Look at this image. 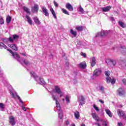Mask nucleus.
I'll use <instances>...</instances> for the list:
<instances>
[{
	"instance_id": "obj_1",
	"label": "nucleus",
	"mask_w": 126,
	"mask_h": 126,
	"mask_svg": "<svg viewBox=\"0 0 126 126\" xmlns=\"http://www.w3.org/2000/svg\"><path fill=\"white\" fill-rule=\"evenodd\" d=\"M51 95L53 100L56 101V107L59 111L58 114L59 115V118L60 120H62V119H63V111L61 110V106H60V103H59V101H58V99L56 95L53 94H51Z\"/></svg>"
},
{
	"instance_id": "obj_2",
	"label": "nucleus",
	"mask_w": 126,
	"mask_h": 126,
	"mask_svg": "<svg viewBox=\"0 0 126 126\" xmlns=\"http://www.w3.org/2000/svg\"><path fill=\"white\" fill-rule=\"evenodd\" d=\"M31 76L32 77H33V78H34L35 80L36 81H40L39 82V84H41V85H46V82L44 81V79L39 77V76H38L36 73H35V72H31Z\"/></svg>"
},
{
	"instance_id": "obj_3",
	"label": "nucleus",
	"mask_w": 126,
	"mask_h": 126,
	"mask_svg": "<svg viewBox=\"0 0 126 126\" xmlns=\"http://www.w3.org/2000/svg\"><path fill=\"white\" fill-rule=\"evenodd\" d=\"M7 50H8L9 53H11L13 58L16 59V60H17L18 62H20V57L16 52L13 53L12 51H11V50H10L9 49H7Z\"/></svg>"
},
{
	"instance_id": "obj_4",
	"label": "nucleus",
	"mask_w": 126,
	"mask_h": 126,
	"mask_svg": "<svg viewBox=\"0 0 126 126\" xmlns=\"http://www.w3.org/2000/svg\"><path fill=\"white\" fill-rule=\"evenodd\" d=\"M108 33H109V32L107 31H101L100 32H98L95 34V37L97 38V37H103L106 36V35H108Z\"/></svg>"
},
{
	"instance_id": "obj_5",
	"label": "nucleus",
	"mask_w": 126,
	"mask_h": 126,
	"mask_svg": "<svg viewBox=\"0 0 126 126\" xmlns=\"http://www.w3.org/2000/svg\"><path fill=\"white\" fill-rule=\"evenodd\" d=\"M55 92L56 93L58 94L59 95H60V98H62L63 97V93L62 91L61 90V89L59 86H56L55 87Z\"/></svg>"
},
{
	"instance_id": "obj_6",
	"label": "nucleus",
	"mask_w": 126,
	"mask_h": 126,
	"mask_svg": "<svg viewBox=\"0 0 126 126\" xmlns=\"http://www.w3.org/2000/svg\"><path fill=\"white\" fill-rule=\"evenodd\" d=\"M10 94L12 96L13 98H15V96H16L18 99L19 100V102H20V103L22 104H23V101H22L19 95H17V93L15 92H10Z\"/></svg>"
},
{
	"instance_id": "obj_7",
	"label": "nucleus",
	"mask_w": 126,
	"mask_h": 126,
	"mask_svg": "<svg viewBox=\"0 0 126 126\" xmlns=\"http://www.w3.org/2000/svg\"><path fill=\"white\" fill-rule=\"evenodd\" d=\"M106 63H107V64L108 65H113V66H115L117 64V62L116 60H114L112 59H108L106 61Z\"/></svg>"
},
{
	"instance_id": "obj_8",
	"label": "nucleus",
	"mask_w": 126,
	"mask_h": 126,
	"mask_svg": "<svg viewBox=\"0 0 126 126\" xmlns=\"http://www.w3.org/2000/svg\"><path fill=\"white\" fill-rule=\"evenodd\" d=\"M107 83H112V84H115L116 83V80L114 78H111L110 76H107L106 78Z\"/></svg>"
},
{
	"instance_id": "obj_9",
	"label": "nucleus",
	"mask_w": 126,
	"mask_h": 126,
	"mask_svg": "<svg viewBox=\"0 0 126 126\" xmlns=\"http://www.w3.org/2000/svg\"><path fill=\"white\" fill-rule=\"evenodd\" d=\"M102 73V70L100 68L96 69L93 74V76H95V77H97V76H99V75Z\"/></svg>"
},
{
	"instance_id": "obj_10",
	"label": "nucleus",
	"mask_w": 126,
	"mask_h": 126,
	"mask_svg": "<svg viewBox=\"0 0 126 126\" xmlns=\"http://www.w3.org/2000/svg\"><path fill=\"white\" fill-rule=\"evenodd\" d=\"M79 103L81 106H83L85 104V98L83 96L81 95L79 96Z\"/></svg>"
},
{
	"instance_id": "obj_11",
	"label": "nucleus",
	"mask_w": 126,
	"mask_h": 126,
	"mask_svg": "<svg viewBox=\"0 0 126 126\" xmlns=\"http://www.w3.org/2000/svg\"><path fill=\"white\" fill-rule=\"evenodd\" d=\"M9 123L11 125V126H15V120L14 117H13V116H11L9 117Z\"/></svg>"
},
{
	"instance_id": "obj_12",
	"label": "nucleus",
	"mask_w": 126,
	"mask_h": 126,
	"mask_svg": "<svg viewBox=\"0 0 126 126\" xmlns=\"http://www.w3.org/2000/svg\"><path fill=\"white\" fill-rule=\"evenodd\" d=\"M65 7L69 10V11H73V7H72V5L70 4L69 3H67L65 4Z\"/></svg>"
},
{
	"instance_id": "obj_13",
	"label": "nucleus",
	"mask_w": 126,
	"mask_h": 126,
	"mask_svg": "<svg viewBox=\"0 0 126 126\" xmlns=\"http://www.w3.org/2000/svg\"><path fill=\"white\" fill-rule=\"evenodd\" d=\"M117 92L119 96H123V95H125V90H124V89L123 88H119Z\"/></svg>"
},
{
	"instance_id": "obj_14",
	"label": "nucleus",
	"mask_w": 126,
	"mask_h": 126,
	"mask_svg": "<svg viewBox=\"0 0 126 126\" xmlns=\"http://www.w3.org/2000/svg\"><path fill=\"white\" fill-rule=\"evenodd\" d=\"M92 116L93 118V119L95 120V121H96V122H99L100 121V118H99L98 117V116H97V114H96V113H92Z\"/></svg>"
},
{
	"instance_id": "obj_15",
	"label": "nucleus",
	"mask_w": 126,
	"mask_h": 126,
	"mask_svg": "<svg viewBox=\"0 0 126 126\" xmlns=\"http://www.w3.org/2000/svg\"><path fill=\"white\" fill-rule=\"evenodd\" d=\"M38 10H39V6L38 5L35 4L32 8V12H37Z\"/></svg>"
},
{
	"instance_id": "obj_16",
	"label": "nucleus",
	"mask_w": 126,
	"mask_h": 126,
	"mask_svg": "<svg viewBox=\"0 0 126 126\" xmlns=\"http://www.w3.org/2000/svg\"><path fill=\"white\" fill-rule=\"evenodd\" d=\"M95 64H96V59H95V57H92L91 60V65L92 67L94 66Z\"/></svg>"
},
{
	"instance_id": "obj_17",
	"label": "nucleus",
	"mask_w": 126,
	"mask_h": 126,
	"mask_svg": "<svg viewBox=\"0 0 126 126\" xmlns=\"http://www.w3.org/2000/svg\"><path fill=\"white\" fill-rule=\"evenodd\" d=\"M79 66L81 68H83V69L86 68V66H87V65H86V62H83L82 63H80L79 64Z\"/></svg>"
},
{
	"instance_id": "obj_18",
	"label": "nucleus",
	"mask_w": 126,
	"mask_h": 126,
	"mask_svg": "<svg viewBox=\"0 0 126 126\" xmlns=\"http://www.w3.org/2000/svg\"><path fill=\"white\" fill-rule=\"evenodd\" d=\"M42 9L43 14H44L45 16H49V12H48V9H47V8H46L45 7H42Z\"/></svg>"
},
{
	"instance_id": "obj_19",
	"label": "nucleus",
	"mask_w": 126,
	"mask_h": 126,
	"mask_svg": "<svg viewBox=\"0 0 126 126\" xmlns=\"http://www.w3.org/2000/svg\"><path fill=\"white\" fill-rule=\"evenodd\" d=\"M26 18H27V19L28 23H29V24H30V25H32V23L33 22L32 21V19H31V18H30V17L29 15H26Z\"/></svg>"
},
{
	"instance_id": "obj_20",
	"label": "nucleus",
	"mask_w": 126,
	"mask_h": 126,
	"mask_svg": "<svg viewBox=\"0 0 126 126\" xmlns=\"http://www.w3.org/2000/svg\"><path fill=\"white\" fill-rule=\"evenodd\" d=\"M23 9L24 10V11H25V12H26V13H27L28 14H31V12H30V9H29V8H28L26 6H23Z\"/></svg>"
},
{
	"instance_id": "obj_21",
	"label": "nucleus",
	"mask_w": 126,
	"mask_h": 126,
	"mask_svg": "<svg viewBox=\"0 0 126 126\" xmlns=\"http://www.w3.org/2000/svg\"><path fill=\"white\" fill-rule=\"evenodd\" d=\"M23 61L24 63H25V64H26V65H30V64H31V63H30V62L29 61H28V60H24L23 59H21V58H20V62H19V63H21V61Z\"/></svg>"
},
{
	"instance_id": "obj_22",
	"label": "nucleus",
	"mask_w": 126,
	"mask_h": 126,
	"mask_svg": "<svg viewBox=\"0 0 126 126\" xmlns=\"http://www.w3.org/2000/svg\"><path fill=\"white\" fill-rule=\"evenodd\" d=\"M8 46L10 48H11L12 49V50H14V51H17V50H18L17 46H16L15 45V44H9L8 45Z\"/></svg>"
},
{
	"instance_id": "obj_23",
	"label": "nucleus",
	"mask_w": 126,
	"mask_h": 126,
	"mask_svg": "<svg viewBox=\"0 0 126 126\" xmlns=\"http://www.w3.org/2000/svg\"><path fill=\"white\" fill-rule=\"evenodd\" d=\"M117 113L118 116L121 117H124V115H125V114L124 113V112H123V110L121 109H118L117 110Z\"/></svg>"
},
{
	"instance_id": "obj_24",
	"label": "nucleus",
	"mask_w": 126,
	"mask_h": 126,
	"mask_svg": "<svg viewBox=\"0 0 126 126\" xmlns=\"http://www.w3.org/2000/svg\"><path fill=\"white\" fill-rule=\"evenodd\" d=\"M75 29L78 31V32H81V31H83V26H77Z\"/></svg>"
},
{
	"instance_id": "obj_25",
	"label": "nucleus",
	"mask_w": 126,
	"mask_h": 126,
	"mask_svg": "<svg viewBox=\"0 0 126 126\" xmlns=\"http://www.w3.org/2000/svg\"><path fill=\"white\" fill-rule=\"evenodd\" d=\"M33 20L35 23L36 24V25H40V24H41V22L39 20V19H38V17H35L33 18Z\"/></svg>"
},
{
	"instance_id": "obj_26",
	"label": "nucleus",
	"mask_w": 126,
	"mask_h": 126,
	"mask_svg": "<svg viewBox=\"0 0 126 126\" xmlns=\"http://www.w3.org/2000/svg\"><path fill=\"white\" fill-rule=\"evenodd\" d=\"M120 63L121 66L126 69V61H120Z\"/></svg>"
},
{
	"instance_id": "obj_27",
	"label": "nucleus",
	"mask_w": 126,
	"mask_h": 126,
	"mask_svg": "<svg viewBox=\"0 0 126 126\" xmlns=\"http://www.w3.org/2000/svg\"><path fill=\"white\" fill-rule=\"evenodd\" d=\"M50 11L51 12V13L53 14L54 18L55 19H57V15H56V12H55V10H54V9H53L52 7L50 8Z\"/></svg>"
},
{
	"instance_id": "obj_28",
	"label": "nucleus",
	"mask_w": 126,
	"mask_h": 126,
	"mask_svg": "<svg viewBox=\"0 0 126 126\" xmlns=\"http://www.w3.org/2000/svg\"><path fill=\"white\" fill-rule=\"evenodd\" d=\"M50 11L51 12V13L53 14L54 18L55 19H57V15H56V12H55V10H54V9H53L52 7L50 8Z\"/></svg>"
},
{
	"instance_id": "obj_29",
	"label": "nucleus",
	"mask_w": 126,
	"mask_h": 126,
	"mask_svg": "<svg viewBox=\"0 0 126 126\" xmlns=\"http://www.w3.org/2000/svg\"><path fill=\"white\" fill-rule=\"evenodd\" d=\"M111 9V7L110 6H106L105 7L102 8V10L104 12L107 11H109Z\"/></svg>"
},
{
	"instance_id": "obj_30",
	"label": "nucleus",
	"mask_w": 126,
	"mask_h": 126,
	"mask_svg": "<svg viewBox=\"0 0 126 126\" xmlns=\"http://www.w3.org/2000/svg\"><path fill=\"white\" fill-rule=\"evenodd\" d=\"M74 116L75 119H76V120H78V119H79V117H80V116L79 115V112H78V111H76L74 113Z\"/></svg>"
},
{
	"instance_id": "obj_31",
	"label": "nucleus",
	"mask_w": 126,
	"mask_h": 126,
	"mask_svg": "<svg viewBox=\"0 0 126 126\" xmlns=\"http://www.w3.org/2000/svg\"><path fill=\"white\" fill-rule=\"evenodd\" d=\"M70 32L72 35H73L74 37H76V35H77V32L76 31H73L72 29H71Z\"/></svg>"
},
{
	"instance_id": "obj_32",
	"label": "nucleus",
	"mask_w": 126,
	"mask_h": 126,
	"mask_svg": "<svg viewBox=\"0 0 126 126\" xmlns=\"http://www.w3.org/2000/svg\"><path fill=\"white\" fill-rule=\"evenodd\" d=\"M105 112H106V114H107L109 117H110V118H112V117H113V116L112 115V113L111 112V111H110V110H109V109H106V110H105Z\"/></svg>"
},
{
	"instance_id": "obj_33",
	"label": "nucleus",
	"mask_w": 126,
	"mask_h": 126,
	"mask_svg": "<svg viewBox=\"0 0 126 126\" xmlns=\"http://www.w3.org/2000/svg\"><path fill=\"white\" fill-rule=\"evenodd\" d=\"M119 25L121 27H122L123 28H126V24H125V23L122 22L121 21H120L119 22Z\"/></svg>"
},
{
	"instance_id": "obj_34",
	"label": "nucleus",
	"mask_w": 126,
	"mask_h": 126,
	"mask_svg": "<svg viewBox=\"0 0 126 126\" xmlns=\"http://www.w3.org/2000/svg\"><path fill=\"white\" fill-rule=\"evenodd\" d=\"M99 88L102 93H105V88H104L103 86H99Z\"/></svg>"
},
{
	"instance_id": "obj_35",
	"label": "nucleus",
	"mask_w": 126,
	"mask_h": 126,
	"mask_svg": "<svg viewBox=\"0 0 126 126\" xmlns=\"http://www.w3.org/2000/svg\"><path fill=\"white\" fill-rule=\"evenodd\" d=\"M7 23H10V21H11V17L9 16H7L6 19Z\"/></svg>"
},
{
	"instance_id": "obj_36",
	"label": "nucleus",
	"mask_w": 126,
	"mask_h": 126,
	"mask_svg": "<svg viewBox=\"0 0 126 126\" xmlns=\"http://www.w3.org/2000/svg\"><path fill=\"white\" fill-rule=\"evenodd\" d=\"M62 10L63 12V13H64L65 14H66L67 15H69V13L68 11H67L66 10L64 9V8H62Z\"/></svg>"
},
{
	"instance_id": "obj_37",
	"label": "nucleus",
	"mask_w": 126,
	"mask_h": 126,
	"mask_svg": "<svg viewBox=\"0 0 126 126\" xmlns=\"http://www.w3.org/2000/svg\"><path fill=\"white\" fill-rule=\"evenodd\" d=\"M78 8L80 12H81V13H84V9H83V8H82L81 6L80 5Z\"/></svg>"
},
{
	"instance_id": "obj_38",
	"label": "nucleus",
	"mask_w": 126,
	"mask_h": 126,
	"mask_svg": "<svg viewBox=\"0 0 126 126\" xmlns=\"http://www.w3.org/2000/svg\"><path fill=\"white\" fill-rule=\"evenodd\" d=\"M101 122H102V126H108V122L103 121L102 120H100Z\"/></svg>"
},
{
	"instance_id": "obj_39",
	"label": "nucleus",
	"mask_w": 126,
	"mask_h": 126,
	"mask_svg": "<svg viewBox=\"0 0 126 126\" xmlns=\"http://www.w3.org/2000/svg\"><path fill=\"white\" fill-rule=\"evenodd\" d=\"M0 47H2V48H4V49H7V46L2 42L0 43Z\"/></svg>"
},
{
	"instance_id": "obj_40",
	"label": "nucleus",
	"mask_w": 126,
	"mask_h": 126,
	"mask_svg": "<svg viewBox=\"0 0 126 126\" xmlns=\"http://www.w3.org/2000/svg\"><path fill=\"white\" fill-rule=\"evenodd\" d=\"M12 37H13V39L14 40H17V39H18V38H19V36H18L16 34L13 35Z\"/></svg>"
},
{
	"instance_id": "obj_41",
	"label": "nucleus",
	"mask_w": 126,
	"mask_h": 126,
	"mask_svg": "<svg viewBox=\"0 0 126 126\" xmlns=\"http://www.w3.org/2000/svg\"><path fill=\"white\" fill-rule=\"evenodd\" d=\"M65 99L66 100V103H69V96L68 95H66L65 97Z\"/></svg>"
},
{
	"instance_id": "obj_42",
	"label": "nucleus",
	"mask_w": 126,
	"mask_h": 126,
	"mask_svg": "<svg viewBox=\"0 0 126 126\" xmlns=\"http://www.w3.org/2000/svg\"><path fill=\"white\" fill-rule=\"evenodd\" d=\"M104 74L105 75H106V76H110V71H106L104 72Z\"/></svg>"
},
{
	"instance_id": "obj_43",
	"label": "nucleus",
	"mask_w": 126,
	"mask_h": 126,
	"mask_svg": "<svg viewBox=\"0 0 126 126\" xmlns=\"http://www.w3.org/2000/svg\"><path fill=\"white\" fill-rule=\"evenodd\" d=\"M8 40L9 42H10V43H13V42L14 41V39H13V38L11 37L8 38Z\"/></svg>"
},
{
	"instance_id": "obj_44",
	"label": "nucleus",
	"mask_w": 126,
	"mask_h": 126,
	"mask_svg": "<svg viewBox=\"0 0 126 126\" xmlns=\"http://www.w3.org/2000/svg\"><path fill=\"white\" fill-rule=\"evenodd\" d=\"M4 23V21L3 20V19L2 17H0V24H3Z\"/></svg>"
},
{
	"instance_id": "obj_45",
	"label": "nucleus",
	"mask_w": 126,
	"mask_h": 126,
	"mask_svg": "<svg viewBox=\"0 0 126 126\" xmlns=\"http://www.w3.org/2000/svg\"><path fill=\"white\" fill-rule=\"evenodd\" d=\"M94 108L95 109V110L97 111V112H99V108H98V107L96 106L95 105H94Z\"/></svg>"
},
{
	"instance_id": "obj_46",
	"label": "nucleus",
	"mask_w": 126,
	"mask_h": 126,
	"mask_svg": "<svg viewBox=\"0 0 126 126\" xmlns=\"http://www.w3.org/2000/svg\"><path fill=\"white\" fill-rule=\"evenodd\" d=\"M54 4L56 7H59V4L56 1H54Z\"/></svg>"
},
{
	"instance_id": "obj_47",
	"label": "nucleus",
	"mask_w": 126,
	"mask_h": 126,
	"mask_svg": "<svg viewBox=\"0 0 126 126\" xmlns=\"http://www.w3.org/2000/svg\"><path fill=\"white\" fill-rule=\"evenodd\" d=\"M122 53H124L125 54H126V48L124 47V48L122 50Z\"/></svg>"
},
{
	"instance_id": "obj_48",
	"label": "nucleus",
	"mask_w": 126,
	"mask_h": 126,
	"mask_svg": "<svg viewBox=\"0 0 126 126\" xmlns=\"http://www.w3.org/2000/svg\"><path fill=\"white\" fill-rule=\"evenodd\" d=\"M0 108L1 109H4V105L3 104V103H0Z\"/></svg>"
},
{
	"instance_id": "obj_49",
	"label": "nucleus",
	"mask_w": 126,
	"mask_h": 126,
	"mask_svg": "<svg viewBox=\"0 0 126 126\" xmlns=\"http://www.w3.org/2000/svg\"><path fill=\"white\" fill-rule=\"evenodd\" d=\"M3 42H4V43H7L8 42V38L3 39Z\"/></svg>"
},
{
	"instance_id": "obj_50",
	"label": "nucleus",
	"mask_w": 126,
	"mask_h": 126,
	"mask_svg": "<svg viewBox=\"0 0 126 126\" xmlns=\"http://www.w3.org/2000/svg\"><path fill=\"white\" fill-rule=\"evenodd\" d=\"M122 82L124 85H126V79H123L122 80Z\"/></svg>"
},
{
	"instance_id": "obj_51",
	"label": "nucleus",
	"mask_w": 126,
	"mask_h": 126,
	"mask_svg": "<svg viewBox=\"0 0 126 126\" xmlns=\"http://www.w3.org/2000/svg\"><path fill=\"white\" fill-rule=\"evenodd\" d=\"M81 56H82V57H84V58H86V54L83 52H82Z\"/></svg>"
},
{
	"instance_id": "obj_52",
	"label": "nucleus",
	"mask_w": 126,
	"mask_h": 126,
	"mask_svg": "<svg viewBox=\"0 0 126 126\" xmlns=\"http://www.w3.org/2000/svg\"><path fill=\"white\" fill-rule=\"evenodd\" d=\"M110 19L111 21H115V19L113 17H110Z\"/></svg>"
},
{
	"instance_id": "obj_53",
	"label": "nucleus",
	"mask_w": 126,
	"mask_h": 126,
	"mask_svg": "<svg viewBox=\"0 0 126 126\" xmlns=\"http://www.w3.org/2000/svg\"><path fill=\"white\" fill-rule=\"evenodd\" d=\"M99 102H100L101 104H104V101L102 100V99H99Z\"/></svg>"
},
{
	"instance_id": "obj_54",
	"label": "nucleus",
	"mask_w": 126,
	"mask_h": 126,
	"mask_svg": "<svg viewBox=\"0 0 126 126\" xmlns=\"http://www.w3.org/2000/svg\"><path fill=\"white\" fill-rule=\"evenodd\" d=\"M65 66H67V67H68V66H69L68 62H66L65 63Z\"/></svg>"
},
{
	"instance_id": "obj_55",
	"label": "nucleus",
	"mask_w": 126,
	"mask_h": 126,
	"mask_svg": "<svg viewBox=\"0 0 126 126\" xmlns=\"http://www.w3.org/2000/svg\"><path fill=\"white\" fill-rule=\"evenodd\" d=\"M69 125V121H66V126H68Z\"/></svg>"
},
{
	"instance_id": "obj_56",
	"label": "nucleus",
	"mask_w": 126,
	"mask_h": 126,
	"mask_svg": "<svg viewBox=\"0 0 126 126\" xmlns=\"http://www.w3.org/2000/svg\"><path fill=\"white\" fill-rule=\"evenodd\" d=\"M22 107L23 110L24 111H26V108H25V107H24V106H22Z\"/></svg>"
},
{
	"instance_id": "obj_57",
	"label": "nucleus",
	"mask_w": 126,
	"mask_h": 126,
	"mask_svg": "<svg viewBox=\"0 0 126 126\" xmlns=\"http://www.w3.org/2000/svg\"><path fill=\"white\" fill-rule=\"evenodd\" d=\"M122 118H123L124 120H126V115H123V116L122 117Z\"/></svg>"
},
{
	"instance_id": "obj_58",
	"label": "nucleus",
	"mask_w": 126,
	"mask_h": 126,
	"mask_svg": "<svg viewBox=\"0 0 126 126\" xmlns=\"http://www.w3.org/2000/svg\"><path fill=\"white\" fill-rule=\"evenodd\" d=\"M118 125L119 126H123V123H118Z\"/></svg>"
},
{
	"instance_id": "obj_59",
	"label": "nucleus",
	"mask_w": 126,
	"mask_h": 126,
	"mask_svg": "<svg viewBox=\"0 0 126 126\" xmlns=\"http://www.w3.org/2000/svg\"><path fill=\"white\" fill-rule=\"evenodd\" d=\"M94 125H95V126H99L100 125V124L95 123L94 124Z\"/></svg>"
},
{
	"instance_id": "obj_60",
	"label": "nucleus",
	"mask_w": 126,
	"mask_h": 126,
	"mask_svg": "<svg viewBox=\"0 0 126 126\" xmlns=\"http://www.w3.org/2000/svg\"><path fill=\"white\" fill-rule=\"evenodd\" d=\"M21 55H22L24 56V57H25V56H26V55H25V54H24V53H22Z\"/></svg>"
},
{
	"instance_id": "obj_61",
	"label": "nucleus",
	"mask_w": 126,
	"mask_h": 126,
	"mask_svg": "<svg viewBox=\"0 0 126 126\" xmlns=\"http://www.w3.org/2000/svg\"><path fill=\"white\" fill-rule=\"evenodd\" d=\"M81 126H85V124H82Z\"/></svg>"
},
{
	"instance_id": "obj_62",
	"label": "nucleus",
	"mask_w": 126,
	"mask_h": 126,
	"mask_svg": "<svg viewBox=\"0 0 126 126\" xmlns=\"http://www.w3.org/2000/svg\"><path fill=\"white\" fill-rule=\"evenodd\" d=\"M70 126H75V124H72L70 125Z\"/></svg>"
},
{
	"instance_id": "obj_63",
	"label": "nucleus",
	"mask_w": 126,
	"mask_h": 126,
	"mask_svg": "<svg viewBox=\"0 0 126 126\" xmlns=\"http://www.w3.org/2000/svg\"><path fill=\"white\" fill-rule=\"evenodd\" d=\"M120 108H123V106L122 105H119Z\"/></svg>"
},
{
	"instance_id": "obj_64",
	"label": "nucleus",
	"mask_w": 126,
	"mask_h": 126,
	"mask_svg": "<svg viewBox=\"0 0 126 126\" xmlns=\"http://www.w3.org/2000/svg\"><path fill=\"white\" fill-rule=\"evenodd\" d=\"M63 102H64V98H63Z\"/></svg>"
}]
</instances>
